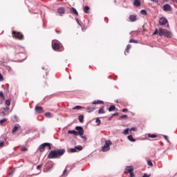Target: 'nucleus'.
<instances>
[{"instance_id":"nucleus-1","label":"nucleus","mask_w":177,"mask_h":177,"mask_svg":"<svg viewBox=\"0 0 177 177\" xmlns=\"http://www.w3.org/2000/svg\"><path fill=\"white\" fill-rule=\"evenodd\" d=\"M66 152V150L64 149L50 151L48 154V159H59L60 157L63 156Z\"/></svg>"},{"instance_id":"nucleus-2","label":"nucleus","mask_w":177,"mask_h":177,"mask_svg":"<svg viewBox=\"0 0 177 177\" xmlns=\"http://www.w3.org/2000/svg\"><path fill=\"white\" fill-rule=\"evenodd\" d=\"M76 130L78 131H69L68 132V133L69 134H74V136H83L84 133V127H76Z\"/></svg>"},{"instance_id":"nucleus-3","label":"nucleus","mask_w":177,"mask_h":177,"mask_svg":"<svg viewBox=\"0 0 177 177\" xmlns=\"http://www.w3.org/2000/svg\"><path fill=\"white\" fill-rule=\"evenodd\" d=\"M159 36L160 37L165 36L167 38H171L172 37V33L169 30H167L163 28H160L159 29Z\"/></svg>"},{"instance_id":"nucleus-4","label":"nucleus","mask_w":177,"mask_h":177,"mask_svg":"<svg viewBox=\"0 0 177 177\" xmlns=\"http://www.w3.org/2000/svg\"><path fill=\"white\" fill-rule=\"evenodd\" d=\"M12 37L19 41L24 40V36L20 32H17L15 30H12Z\"/></svg>"},{"instance_id":"nucleus-5","label":"nucleus","mask_w":177,"mask_h":177,"mask_svg":"<svg viewBox=\"0 0 177 177\" xmlns=\"http://www.w3.org/2000/svg\"><path fill=\"white\" fill-rule=\"evenodd\" d=\"M48 147V149L51 150V144L49 142H44L42 145H39V150L40 152L45 151L46 147Z\"/></svg>"},{"instance_id":"nucleus-6","label":"nucleus","mask_w":177,"mask_h":177,"mask_svg":"<svg viewBox=\"0 0 177 177\" xmlns=\"http://www.w3.org/2000/svg\"><path fill=\"white\" fill-rule=\"evenodd\" d=\"M52 47L54 50L58 51L63 48V46L60 42L53 41Z\"/></svg>"},{"instance_id":"nucleus-7","label":"nucleus","mask_w":177,"mask_h":177,"mask_svg":"<svg viewBox=\"0 0 177 177\" xmlns=\"http://www.w3.org/2000/svg\"><path fill=\"white\" fill-rule=\"evenodd\" d=\"M112 145V142L111 140H106L105 141V145L102 147V151L105 152L110 150V145Z\"/></svg>"},{"instance_id":"nucleus-8","label":"nucleus","mask_w":177,"mask_h":177,"mask_svg":"<svg viewBox=\"0 0 177 177\" xmlns=\"http://www.w3.org/2000/svg\"><path fill=\"white\" fill-rule=\"evenodd\" d=\"M168 23V20L165 17L160 18L159 24L160 26H165Z\"/></svg>"},{"instance_id":"nucleus-9","label":"nucleus","mask_w":177,"mask_h":177,"mask_svg":"<svg viewBox=\"0 0 177 177\" xmlns=\"http://www.w3.org/2000/svg\"><path fill=\"white\" fill-rule=\"evenodd\" d=\"M133 172V168L131 166L126 167L124 174H131Z\"/></svg>"},{"instance_id":"nucleus-10","label":"nucleus","mask_w":177,"mask_h":177,"mask_svg":"<svg viewBox=\"0 0 177 177\" xmlns=\"http://www.w3.org/2000/svg\"><path fill=\"white\" fill-rule=\"evenodd\" d=\"M163 10L165 12H171V7L169 4H166L163 6Z\"/></svg>"},{"instance_id":"nucleus-11","label":"nucleus","mask_w":177,"mask_h":177,"mask_svg":"<svg viewBox=\"0 0 177 177\" xmlns=\"http://www.w3.org/2000/svg\"><path fill=\"white\" fill-rule=\"evenodd\" d=\"M35 111L37 113L40 114L43 113V108L41 106H35Z\"/></svg>"},{"instance_id":"nucleus-12","label":"nucleus","mask_w":177,"mask_h":177,"mask_svg":"<svg viewBox=\"0 0 177 177\" xmlns=\"http://www.w3.org/2000/svg\"><path fill=\"white\" fill-rule=\"evenodd\" d=\"M131 22H136L137 21L136 15H130L129 17Z\"/></svg>"},{"instance_id":"nucleus-13","label":"nucleus","mask_w":177,"mask_h":177,"mask_svg":"<svg viewBox=\"0 0 177 177\" xmlns=\"http://www.w3.org/2000/svg\"><path fill=\"white\" fill-rule=\"evenodd\" d=\"M133 5L136 7H140L141 6V3L140 0H134Z\"/></svg>"},{"instance_id":"nucleus-14","label":"nucleus","mask_w":177,"mask_h":177,"mask_svg":"<svg viewBox=\"0 0 177 177\" xmlns=\"http://www.w3.org/2000/svg\"><path fill=\"white\" fill-rule=\"evenodd\" d=\"M92 104H93V105L104 104V102L102 101V100H97V101L92 102Z\"/></svg>"},{"instance_id":"nucleus-15","label":"nucleus","mask_w":177,"mask_h":177,"mask_svg":"<svg viewBox=\"0 0 177 177\" xmlns=\"http://www.w3.org/2000/svg\"><path fill=\"white\" fill-rule=\"evenodd\" d=\"M65 12V10L64 8H59L57 9V13L60 15H63Z\"/></svg>"},{"instance_id":"nucleus-16","label":"nucleus","mask_w":177,"mask_h":177,"mask_svg":"<svg viewBox=\"0 0 177 177\" xmlns=\"http://www.w3.org/2000/svg\"><path fill=\"white\" fill-rule=\"evenodd\" d=\"M94 110H95V108L93 106H92V107L88 106L86 109V112L87 113H93Z\"/></svg>"},{"instance_id":"nucleus-17","label":"nucleus","mask_w":177,"mask_h":177,"mask_svg":"<svg viewBox=\"0 0 177 177\" xmlns=\"http://www.w3.org/2000/svg\"><path fill=\"white\" fill-rule=\"evenodd\" d=\"M70 12L76 15V16H78V12L75 8H71Z\"/></svg>"},{"instance_id":"nucleus-18","label":"nucleus","mask_w":177,"mask_h":177,"mask_svg":"<svg viewBox=\"0 0 177 177\" xmlns=\"http://www.w3.org/2000/svg\"><path fill=\"white\" fill-rule=\"evenodd\" d=\"M84 115H81L78 117L79 122L81 123H84Z\"/></svg>"},{"instance_id":"nucleus-19","label":"nucleus","mask_w":177,"mask_h":177,"mask_svg":"<svg viewBox=\"0 0 177 177\" xmlns=\"http://www.w3.org/2000/svg\"><path fill=\"white\" fill-rule=\"evenodd\" d=\"M89 10H90V8L88 6H86L85 7H84V12L85 13H88L89 12Z\"/></svg>"},{"instance_id":"nucleus-20","label":"nucleus","mask_w":177,"mask_h":177,"mask_svg":"<svg viewBox=\"0 0 177 177\" xmlns=\"http://www.w3.org/2000/svg\"><path fill=\"white\" fill-rule=\"evenodd\" d=\"M105 108V106H102L99 109L98 113L99 114H104L105 113V111H104V109Z\"/></svg>"},{"instance_id":"nucleus-21","label":"nucleus","mask_w":177,"mask_h":177,"mask_svg":"<svg viewBox=\"0 0 177 177\" xmlns=\"http://www.w3.org/2000/svg\"><path fill=\"white\" fill-rule=\"evenodd\" d=\"M84 109V107L81 106H74L73 108V110H80V109Z\"/></svg>"},{"instance_id":"nucleus-22","label":"nucleus","mask_w":177,"mask_h":177,"mask_svg":"<svg viewBox=\"0 0 177 177\" xmlns=\"http://www.w3.org/2000/svg\"><path fill=\"white\" fill-rule=\"evenodd\" d=\"M115 110V106L113 105L109 106V112H112V111H114Z\"/></svg>"},{"instance_id":"nucleus-23","label":"nucleus","mask_w":177,"mask_h":177,"mask_svg":"<svg viewBox=\"0 0 177 177\" xmlns=\"http://www.w3.org/2000/svg\"><path fill=\"white\" fill-rule=\"evenodd\" d=\"M147 137L148 138H158V136L157 135H155V134H148L147 135Z\"/></svg>"},{"instance_id":"nucleus-24","label":"nucleus","mask_w":177,"mask_h":177,"mask_svg":"<svg viewBox=\"0 0 177 177\" xmlns=\"http://www.w3.org/2000/svg\"><path fill=\"white\" fill-rule=\"evenodd\" d=\"M19 127H20L15 126V127L13 128V130H12V133H15L18 131V129H19Z\"/></svg>"},{"instance_id":"nucleus-25","label":"nucleus","mask_w":177,"mask_h":177,"mask_svg":"<svg viewBox=\"0 0 177 177\" xmlns=\"http://www.w3.org/2000/svg\"><path fill=\"white\" fill-rule=\"evenodd\" d=\"M131 46L129 44L128 46H127L125 52H126L127 53H129V50H131Z\"/></svg>"},{"instance_id":"nucleus-26","label":"nucleus","mask_w":177,"mask_h":177,"mask_svg":"<svg viewBox=\"0 0 177 177\" xmlns=\"http://www.w3.org/2000/svg\"><path fill=\"white\" fill-rule=\"evenodd\" d=\"M44 115L48 118H51L53 117L52 113H46Z\"/></svg>"},{"instance_id":"nucleus-27","label":"nucleus","mask_w":177,"mask_h":177,"mask_svg":"<svg viewBox=\"0 0 177 177\" xmlns=\"http://www.w3.org/2000/svg\"><path fill=\"white\" fill-rule=\"evenodd\" d=\"M75 149H76V150L77 149L79 151H81L82 150V147L81 145H77L75 147Z\"/></svg>"},{"instance_id":"nucleus-28","label":"nucleus","mask_w":177,"mask_h":177,"mask_svg":"<svg viewBox=\"0 0 177 177\" xmlns=\"http://www.w3.org/2000/svg\"><path fill=\"white\" fill-rule=\"evenodd\" d=\"M6 105L10 106L11 105V100H6Z\"/></svg>"},{"instance_id":"nucleus-29","label":"nucleus","mask_w":177,"mask_h":177,"mask_svg":"<svg viewBox=\"0 0 177 177\" xmlns=\"http://www.w3.org/2000/svg\"><path fill=\"white\" fill-rule=\"evenodd\" d=\"M128 139L129 140V141H132V142H135L136 141V139L133 138L131 135L128 136Z\"/></svg>"},{"instance_id":"nucleus-30","label":"nucleus","mask_w":177,"mask_h":177,"mask_svg":"<svg viewBox=\"0 0 177 177\" xmlns=\"http://www.w3.org/2000/svg\"><path fill=\"white\" fill-rule=\"evenodd\" d=\"M140 13H141V15H143V16H146V15H147V11H146V10H141Z\"/></svg>"},{"instance_id":"nucleus-31","label":"nucleus","mask_w":177,"mask_h":177,"mask_svg":"<svg viewBox=\"0 0 177 177\" xmlns=\"http://www.w3.org/2000/svg\"><path fill=\"white\" fill-rule=\"evenodd\" d=\"M129 43H130V44H132V43H133V44H138V40H135V39H130V40H129Z\"/></svg>"},{"instance_id":"nucleus-32","label":"nucleus","mask_w":177,"mask_h":177,"mask_svg":"<svg viewBox=\"0 0 177 177\" xmlns=\"http://www.w3.org/2000/svg\"><path fill=\"white\" fill-rule=\"evenodd\" d=\"M0 97H1L3 100H5V99H6L3 92H2V91H0Z\"/></svg>"},{"instance_id":"nucleus-33","label":"nucleus","mask_w":177,"mask_h":177,"mask_svg":"<svg viewBox=\"0 0 177 177\" xmlns=\"http://www.w3.org/2000/svg\"><path fill=\"white\" fill-rule=\"evenodd\" d=\"M69 151H70L71 153L77 152V149H76V148H71V149H69Z\"/></svg>"},{"instance_id":"nucleus-34","label":"nucleus","mask_w":177,"mask_h":177,"mask_svg":"<svg viewBox=\"0 0 177 177\" xmlns=\"http://www.w3.org/2000/svg\"><path fill=\"white\" fill-rule=\"evenodd\" d=\"M68 176V171H67V169H65L64 171V174H62V177H66Z\"/></svg>"},{"instance_id":"nucleus-35","label":"nucleus","mask_w":177,"mask_h":177,"mask_svg":"<svg viewBox=\"0 0 177 177\" xmlns=\"http://www.w3.org/2000/svg\"><path fill=\"white\" fill-rule=\"evenodd\" d=\"M147 165L149 166V167H153V166L152 162H151L150 160L147 161Z\"/></svg>"},{"instance_id":"nucleus-36","label":"nucleus","mask_w":177,"mask_h":177,"mask_svg":"<svg viewBox=\"0 0 177 177\" xmlns=\"http://www.w3.org/2000/svg\"><path fill=\"white\" fill-rule=\"evenodd\" d=\"M21 149V151H27L28 150L26 147H22Z\"/></svg>"},{"instance_id":"nucleus-37","label":"nucleus","mask_w":177,"mask_h":177,"mask_svg":"<svg viewBox=\"0 0 177 177\" xmlns=\"http://www.w3.org/2000/svg\"><path fill=\"white\" fill-rule=\"evenodd\" d=\"M42 167H43V165L41 164V165L37 166V169L41 170L42 169Z\"/></svg>"},{"instance_id":"nucleus-38","label":"nucleus","mask_w":177,"mask_h":177,"mask_svg":"<svg viewBox=\"0 0 177 177\" xmlns=\"http://www.w3.org/2000/svg\"><path fill=\"white\" fill-rule=\"evenodd\" d=\"M158 34L159 35V30H156L155 32L152 34V36H154V35H158Z\"/></svg>"},{"instance_id":"nucleus-39","label":"nucleus","mask_w":177,"mask_h":177,"mask_svg":"<svg viewBox=\"0 0 177 177\" xmlns=\"http://www.w3.org/2000/svg\"><path fill=\"white\" fill-rule=\"evenodd\" d=\"M129 131V128L126 129L124 130V133L125 135H128Z\"/></svg>"},{"instance_id":"nucleus-40","label":"nucleus","mask_w":177,"mask_h":177,"mask_svg":"<svg viewBox=\"0 0 177 177\" xmlns=\"http://www.w3.org/2000/svg\"><path fill=\"white\" fill-rule=\"evenodd\" d=\"M95 122L98 124V125L100 124H101V120H100V119L98 118H96Z\"/></svg>"},{"instance_id":"nucleus-41","label":"nucleus","mask_w":177,"mask_h":177,"mask_svg":"<svg viewBox=\"0 0 177 177\" xmlns=\"http://www.w3.org/2000/svg\"><path fill=\"white\" fill-rule=\"evenodd\" d=\"M3 110H4V111L6 112H8L9 111V107L8 106L4 107L3 108Z\"/></svg>"},{"instance_id":"nucleus-42","label":"nucleus","mask_w":177,"mask_h":177,"mask_svg":"<svg viewBox=\"0 0 177 177\" xmlns=\"http://www.w3.org/2000/svg\"><path fill=\"white\" fill-rule=\"evenodd\" d=\"M123 118H128V115H122V116H120V119H123Z\"/></svg>"},{"instance_id":"nucleus-43","label":"nucleus","mask_w":177,"mask_h":177,"mask_svg":"<svg viewBox=\"0 0 177 177\" xmlns=\"http://www.w3.org/2000/svg\"><path fill=\"white\" fill-rule=\"evenodd\" d=\"M6 121H7L6 119H3V120H1L0 121V124H3L5 122H6Z\"/></svg>"},{"instance_id":"nucleus-44","label":"nucleus","mask_w":177,"mask_h":177,"mask_svg":"<svg viewBox=\"0 0 177 177\" xmlns=\"http://www.w3.org/2000/svg\"><path fill=\"white\" fill-rule=\"evenodd\" d=\"M3 77L2 74L0 73V82H3Z\"/></svg>"},{"instance_id":"nucleus-45","label":"nucleus","mask_w":177,"mask_h":177,"mask_svg":"<svg viewBox=\"0 0 177 177\" xmlns=\"http://www.w3.org/2000/svg\"><path fill=\"white\" fill-rule=\"evenodd\" d=\"M129 174H130V177H136V175L133 174V171Z\"/></svg>"},{"instance_id":"nucleus-46","label":"nucleus","mask_w":177,"mask_h":177,"mask_svg":"<svg viewBox=\"0 0 177 177\" xmlns=\"http://www.w3.org/2000/svg\"><path fill=\"white\" fill-rule=\"evenodd\" d=\"M122 113H127L128 112V109H124L122 110Z\"/></svg>"},{"instance_id":"nucleus-47","label":"nucleus","mask_w":177,"mask_h":177,"mask_svg":"<svg viewBox=\"0 0 177 177\" xmlns=\"http://www.w3.org/2000/svg\"><path fill=\"white\" fill-rule=\"evenodd\" d=\"M142 177H150V174H144Z\"/></svg>"},{"instance_id":"nucleus-48","label":"nucleus","mask_w":177,"mask_h":177,"mask_svg":"<svg viewBox=\"0 0 177 177\" xmlns=\"http://www.w3.org/2000/svg\"><path fill=\"white\" fill-rule=\"evenodd\" d=\"M155 3H158V0H150Z\"/></svg>"},{"instance_id":"nucleus-49","label":"nucleus","mask_w":177,"mask_h":177,"mask_svg":"<svg viewBox=\"0 0 177 177\" xmlns=\"http://www.w3.org/2000/svg\"><path fill=\"white\" fill-rule=\"evenodd\" d=\"M119 115V113H113V114H112V117H113V116H116V115Z\"/></svg>"},{"instance_id":"nucleus-50","label":"nucleus","mask_w":177,"mask_h":177,"mask_svg":"<svg viewBox=\"0 0 177 177\" xmlns=\"http://www.w3.org/2000/svg\"><path fill=\"white\" fill-rule=\"evenodd\" d=\"M130 131H136V127H132Z\"/></svg>"},{"instance_id":"nucleus-51","label":"nucleus","mask_w":177,"mask_h":177,"mask_svg":"<svg viewBox=\"0 0 177 177\" xmlns=\"http://www.w3.org/2000/svg\"><path fill=\"white\" fill-rule=\"evenodd\" d=\"M3 145H4L3 142H0V147H3Z\"/></svg>"},{"instance_id":"nucleus-52","label":"nucleus","mask_w":177,"mask_h":177,"mask_svg":"<svg viewBox=\"0 0 177 177\" xmlns=\"http://www.w3.org/2000/svg\"><path fill=\"white\" fill-rule=\"evenodd\" d=\"M82 138H84V140H86V138L85 136H82Z\"/></svg>"},{"instance_id":"nucleus-53","label":"nucleus","mask_w":177,"mask_h":177,"mask_svg":"<svg viewBox=\"0 0 177 177\" xmlns=\"http://www.w3.org/2000/svg\"><path fill=\"white\" fill-rule=\"evenodd\" d=\"M76 21H77V23L80 25V21L77 19H76Z\"/></svg>"},{"instance_id":"nucleus-54","label":"nucleus","mask_w":177,"mask_h":177,"mask_svg":"<svg viewBox=\"0 0 177 177\" xmlns=\"http://www.w3.org/2000/svg\"><path fill=\"white\" fill-rule=\"evenodd\" d=\"M10 176H12V175H13V171H11V172L10 173Z\"/></svg>"},{"instance_id":"nucleus-55","label":"nucleus","mask_w":177,"mask_h":177,"mask_svg":"<svg viewBox=\"0 0 177 177\" xmlns=\"http://www.w3.org/2000/svg\"><path fill=\"white\" fill-rule=\"evenodd\" d=\"M165 139L167 140V136H165Z\"/></svg>"},{"instance_id":"nucleus-56","label":"nucleus","mask_w":177,"mask_h":177,"mask_svg":"<svg viewBox=\"0 0 177 177\" xmlns=\"http://www.w3.org/2000/svg\"><path fill=\"white\" fill-rule=\"evenodd\" d=\"M3 115H5V113L4 112H2L1 113Z\"/></svg>"},{"instance_id":"nucleus-57","label":"nucleus","mask_w":177,"mask_h":177,"mask_svg":"<svg viewBox=\"0 0 177 177\" xmlns=\"http://www.w3.org/2000/svg\"><path fill=\"white\" fill-rule=\"evenodd\" d=\"M112 118H113V117L111 116V118H109V120H111Z\"/></svg>"},{"instance_id":"nucleus-58","label":"nucleus","mask_w":177,"mask_h":177,"mask_svg":"<svg viewBox=\"0 0 177 177\" xmlns=\"http://www.w3.org/2000/svg\"><path fill=\"white\" fill-rule=\"evenodd\" d=\"M3 102H0V105L2 104Z\"/></svg>"},{"instance_id":"nucleus-59","label":"nucleus","mask_w":177,"mask_h":177,"mask_svg":"<svg viewBox=\"0 0 177 177\" xmlns=\"http://www.w3.org/2000/svg\"><path fill=\"white\" fill-rule=\"evenodd\" d=\"M174 1H177V0H174Z\"/></svg>"}]
</instances>
